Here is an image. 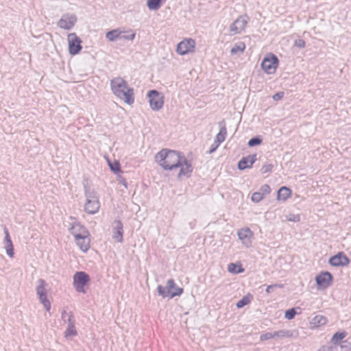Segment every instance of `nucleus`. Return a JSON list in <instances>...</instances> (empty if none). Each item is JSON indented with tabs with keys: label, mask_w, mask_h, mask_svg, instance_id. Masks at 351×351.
I'll use <instances>...</instances> for the list:
<instances>
[{
	"label": "nucleus",
	"mask_w": 351,
	"mask_h": 351,
	"mask_svg": "<svg viewBox=\"0 0 351 351\" xmlns=\"http://www.w3.org/2000/svg\"><path fill=\"white\" fill-rule=\"evenodd\" d=\"M69 313H66V311L65 310H64L62 312V319L63 320H64L67 317H69Z\"/></svg>",
	"instance_id": "nucleus-49"
},
{
	"label": "nucleus",
	"mask_w": 351,
	"mask_h": 351,
	"mask_svg": "<svg viewBox=\"0 0 351 351\" xmlns=\"http://www.w3.org/2000/svg\"><path fill=\"white\" fill-rule=\"evenodd\" d=\"M274 339V336L273 335V332H265V333L262 334L260 336V340L261 341H267V340H269V339Z\"/></svg>",
	"instance_id": "nucleus-41"
},
{
	"label": "nucleus",
	"mask_w": 351,
	"mask_h": 351,
	"mask_svg": "<svg viewBox=\"0 0 351 351\" xmlns=\"http://www.w3.org/2000/svg\"><path fill=\"white\" fill-rule=\"evenodd\" d=\"M294 46L300 49H303L306 46V42L303 39L298 38L295 40Z\"/></svg>",
	"instance_id": "nucleus-40"
},
{
	"label": "nucleus",
	"mask_w": 351,
	"mask_h": 351,
	"mask_svg": "<svg viewBox=\"0 0 351 351\" xmlns=\"http://www.w3.org/2000/svg\"><path fill=\"white\" fill-rule=\"evenodd\" d=\"M184 156L181 152L165 148L155 155V160L163 169L171 171L180 167Z\"/></svg>",
	"instance_id": "nucleus-1"
},
{
	"label": "nucleus",
	"mask_w": 351,
	"mask_h": 351,
	"mask_svg": "<svg viewBox=\"0 0 351 351\" xmlns=\"http://www.w3.org/2000/svg\"><path fill=\"white\" fill-rule=\"evenodd\" d=\"M69 51V53L75 56L80 52L82 49V40L75 33H71L68 35Z\"/></svg>",
	"instance_id": "nucleus-9"
},
{
	"label": "nucleus",
	"mask_w": 351,
	"mask_h": 351,
	"mask_svg": "<svg viewBox=\"0 0 351 351\" xmlns=\"http://www.w3.org/2000/svg\"><path fill=\"white\" fill-rule=\"evenodd\" d=\"M296 313V311L294 308H289L285 311V317L289 320L293 319Z\"/></svg>",
	"instance_id": "nucleus-35"
},
{
	"label": "nucleus",
	"mask_w": 351,
	"mask_h": 351,
	"mask_svg": "<svg viewBox=\"0 0 351 351\" xmlns=\"http://www.w3.org/2000/svg\"><path fill=\"white\" fill-rule=\"evenodd\" d=\"M265 197L259 191H256L252 193L251 199L255 203L261 202Z\"/></svg>",
	"instance_id": "nucleus-36"
},
{
	"label": "nucleus",
	"mask_w": 351,
	"mask_h": 351,
	"mask_svg": "<svg viewBox=\"0 0 351 351\" xmlns=\"http://www.w3.org/2000/svg\"><path fill=\"white\" fill-rule=\"evenodd\" d=\"M250 302V299L249 296H243L241 300H239L237 303V307L239 308H243Z\"/></svg>",
	"instance_id": "nucleus-34"
},
{
	"label": "nucleus",
	"mask_w": 351,
	"mask_h": 351,
	"mask_svg": "<svg viewBox=\"0 0 351 351\" xmlns=\"http://www.w3.org/2000/svg\"><path fill=\"white\" fill-rule=\"evenodd\" d=\"M287 220L289 221L298 222L300 220V216L293 213H289L286 216Z\"/></svg>",
	"instance_id": "nucleus-39"
},
{
	"label": "nucleus",
	"mask_w": 351,
	"mask_h": 351,
	"mask_svg": "<svg viewBox=\"0 0 351 351\" xmlns=\"http://www.w3.org/2000/svg\"><path fill=\"white\" fill-rule=\"evenodd\" d=\"M167 0H147V6L150 10H158Z\"/></svg>",
	"instance_id": "nucleus-27"
},
{
	"label": "nucleus",
	"mask_w": 351,
	"mask_h": 351,
	"mask_svg": "<svg viewBox=\"0 0 351 351\" xmlns=\"http://www.w3.org/2000/svg\"><path fill=\"white\" fill-rule=\"evenodd\" d=\"M346 335L347 333L345 331L337 332L332 335L331 342L333 344L337 345L340 341L346 337Z\"/></svg>",
	"instance_id": "nucleus-31"
},
{
	"label": "nucleus",
	"mask_w": 351,
	"mask_h": 351,
	"mask_svg": "<svg viewBox=\"0 0 351 351\" xmlns=\"http://www.w3.org/2000/svg\"><path fill=\"white\" fill-rule=\"evenodd\" d=\"M123 184H124V186L127 187L126 181L125 180H123Z\"/></svg>",
	"instance_id": "nucleus-50"
},
{
	"label": "nucleus",
	"mask_w": 351,
	"mask_h": 351,
	"mask_svg": "<svg viewBox=\"0 0 351 351\" xmlns=\"http://www.w3.org/2000/svg\"><path fill=\"white\" fill-rule=\"evenodd\" d=\"M219 132L216 135L215 141L217 143V144H221L223 143L227 136V129L226 126V122L224 120H222L219 123Z\"/></svg>",
	"instance_id": "nucleus-21"
},
{
	"label": "nucleus",
	"mask_w": 351,
	"mask_h": 351,
	"mask_svg": "<svg viewBox=\"0 0 351 351\" xmlns=\"http://www.w3.org/2000/svg\"><path fill=\"white\" fill-rule=\"evenodd\" d=\"M128 32H130V34L127 35L121 34V39L133 40L135 38L136 34L133 32V31L131 29Z\"/></svg>",
	"instance_id": "nucleus-42"
},
{
	"label": "nucleus",
	"mask_w": 351,
	"mask_h": 351,
	"mask_svg": "<svg viewBox=\"0 0 351 351\" xmlns=\"http://www.w3.org/2000/svg\"><path fill=\"white\" fill-rule=\"evenodd\" d=\"M291 194V191L289 188L282 186L278 191L277 197L279 200L285 201L290 197Z\"/></svg>",
	"instance_id": "nucleus-24"
},
{
	"label": "nucleus",
	"mask_w": 351,
	"mask_h": 351,
	"mask_svg": "<svg viewBox=\"0 0 351 351\" xmlns=\"http://www.w3.org/2000/svg\"><path fill=\"white\" fill-rule=\"evenodd\" d=\"M256 159V154H251L243 157L238 162V169L239 170H244L251 168Z\"/></svg>",
	"instance_id": "nucleus-19"
},
{
	"label": "nucleus",
	"mask_w": 351,
	"mask_h": 351,
	"mask_svg": "<svg viewBox=\"0 0 351 351\" xmlns=\"http://www.w3.org/2000/svg\"><path fill=\"white\" fill-rule=\"evenodd\" d=\"M278 64V57L273 53H269L263 60L261 68L266 73L273 74L276 72Z\"/></svg>",
	"instance_id": "nucleus-5"
},
{
	"label": "nucleus",
	"mask_w": 351,
	"mask_h": 351,
	"mask_svg": "<svg viewBox=\"0 0 351 351\" xmlns=\"http://www.w3.org/2000/svg\"><path fill=\"white\" fill-rule=\"evenodd\" d=\"M245 49V44L243 42H239L232 47L230 50L232 54H237L239 52H243Z\"/></svg>",
	"instance_id": "nucleus-30"
},
{
	"label": "nucleus",
	"mask_w": 351,
	"mask_h": 351,
	"mask_svg": "<svg viewBox=\"0 0 351 351\" xmlns=\"http://www.w3.org/2000/svg\"><path fill=\"white\" fill-rule=\"evenodd\" d=\"M274 165L271 163L264 165L261 169V172L263 174L271 173L273 170Z\"/></svg>",
	"instance_id": "nucleus-38"
},
{
	"label": "nucleus",
	"mask_w": 351,
	"mask_h": 351,
	"mask_svg": "<svg viewBox=\"0 0 351 351\" xmlns=\"http://www.w3.org/2000/svg\"><path fill=\"white\" fill-rule=\"evenodd\" d=\"M77 245L84 252H87L90 248V239L85 237L84 239H75Z\"/></svg>",
	"instance_id": "nucleus-22"
},
{
	"label": "nucleus",
	"mask_w": 351,
	"mask_h": 351,
	"mask_svg": "<svg viewBox=\"0 0 351 351\" xmlns=\"http://www.w3.org/2000/svg\"><path fill=\"white\" fill-rule=\"evenodd\" d=\"M258 191L265 197L271 193V188L269 184H265L259 189Z\"/></svg>",
	"instance_id": "nucleus-37"
},
{
	"label": "nucleus",
	"mask_w": 351,
	"mask_h": 351,
	"mask_svg": "<svg viewBox=\"0 0 351 351\" xmlns=\"http://www.w3.org/2000/svg\"><path fill=\"white\" fill-rule=\"evenodd\" d=\"M100 208L99 201H86L84 204V210L89 215H94L97 213Z\"/></svg>",
	"instance_id": "nucleus-20"
},
{
	"label": "nucleus",
	"mask_w": 351,
	"mask_h": 351,
	"mask_svg": "<svg viewBox=\"0 0 351 351\" xmlns=\"http://www.w3.org/2000/svg\"><path fill=\"white\" fill-rule=\"evenodd\" d=\"M77 16L72 14H65L62 16L58 22V26L66 30L71 29L77 23Z\"/></svg>",
	"instance_id": "nucleus-10"
},
{
	"label": "nucleus",
	"mask_w": 351,
	"mask_h": 351,
	"mask_svg": "<svg viewBox=\"0 0 351 351\" xmlns=\"http://www.w3.org/2000/svg\"><path fill=\"white\" fill-rule=\"evenodd\" d=\"M77 330L75 328V324H71L70 326H68L66 330L64 332V335L66 337L69 336H75L77 335Z\"/></svg>",
	"instance_id": "nucleus-33"
},
{
	"label": "nucleus",
	"mask_w": 351,
	"mask_h": 351,
	"mask_svg": "<svg viewBox=\"0 0 351 351\" xmlns=\"http://www.w3.org/2000/svg\"><path fill=\"white\" fill-rule=\"evenodd\" d=\"M350 263V259L343 252H339L337 254L330 258L328 263L334 267H345Z\"/></svg>",
	"instance_id": "nucleus-14"
},
{
	"label": "nucleus",
	"mask_w": 351,
	"mask_h": 351,
	"mask_svg": "<svg viewBox=\"0 0 351 351\" xmlns=\"http://www.w3.org/2000/svg\"><path fill=\"white\" fill-rule=\"evenodd\" d=\"M110 88L113 94L131 105L134 102V89L128 86V82L121 77H117L110 80Z\"/></svg>",
	"instance_id": "nucleus-2"
},
{
	"label": "nucleus",
	"mask_w": 351,
	"mask_h": 351,
	"mask_svg": "<svg viewBox=\"0 0 351 351\" xmlns=\"http://www.w3.org/2000/svg\"><path fill=\"white\" fill-rule=\"evenodd\" d=\"M123 32L119 28L112 29L106 34V38L109 41H114L118 38H121V34Z\"/></svg>",
	"instance_id": "nucleus-25"
},
{
	"label": "nucleus",
	"mask_w": 351,
	"mask_h": 351,
	"mask_svg": "<svg viewBox=\"0 0 351 351\" xmlns=\"http://www.w3.org/2000/svg\"><path fill=\"white\" fill-rule=\"evenodd\" d=\"M149 106L152 110L158 111L164 105V97L156 90H151L147 93Z\"/></svg>",
	"instance_id": "nucleus-6"
},
{
	"label": "nucleus",
	"mask_w": 351,
	"mask_h": 351,
	"mask_svg": "<svg viewBox=\"0 0 351 351\" xmlns=\"http://www.w3.org/2000/svg\"><path fill=\"white\" fill-rule=\"evenodd\" d=\"M69 232L75 239H84L90 236L87 228L80 222H74L69 228Z\"/></svg>",
	"instance_id": "nucleus-11"
},
{
	"label": "nucleus",
	"mask_w": 351,
	"mask_h": 351,
	"mask_svg": "<svg viewBox=\"0 0 351 351\" xmlns=\"http://www.w3.org/2000/svg\"><path fill=\"white\" fill-rule=\"evenodd\" d=\"M219 145H220V144H217V143L214 141L213 143L210 145V149L207 152V153L210 154H213L217 149V148L219 147Z\"/></svg>",
	"instance_id": "nucleus-44"
},
{
	"label": "nucleus",
	"mask_w": 351,
	"mask_h": 351,
	"mask_svg": "<svg viewBox=\"0 0 351 351\" xmlns=\"http://www.w3.org/2000/svg\"><path fill=\"white\" fill-rule=\"evenodd\" d=\"M333 280V276L329 271H322L315 277V282L318 287L326 289L329 287Z\"/></svg>",
	"instance_id": "nucleus-13"
},
{
	"label": "nucleus",
	"mask_w": 351,
	"mask_h": 351,
	"mask_svg": "<svg viewBox=\"0 0 351 351\" xmlns=\"http://www.w3.org/2000/svg\"><path fill=\"white\" fill-rule=\"evenodd\" d=\"M90 280L89 275L85 271H77L73 276V287L77 292L85 293V287Z\"/></svg>",
	"instance_id": "nucleus-4"
},
{
	"label": "nucleus",
	"mask_w": 351,
	"mask_h": 351,
	"mask_svg": "<svg viewBox=\"0 0 351 351\" xmlns=\"http://www.w3.org/2000/svg\"><path fill=\"white\" fill-rule=\"evenodd\" d=\"M228 271L230 273L233 274H241L244 271V269L243 268L241 264H237L231 263L228 265Z\"/></svg>",
	"instance_id": "nucleus-29"
},
{
	"label": "nucleus",
	"mask_w": 351,
	"mask_h": 351,
	"mask_svg": "<svg viewBox=\"0 0 351 351\" xmlns=\"http://www.w3.org/2000/svg\"><path fill=\"white\" fill-rule=\"evenodd\" d=\"M284 285H282V284H274V285H269L267 286V289H266V292L267 293H271L274 291V289L276 288V287H278V288H283Z\"/></svg>",
	"instance_id": "nucleus-43"
},
{
	"label": "nucleus",
	"mask_w": 351,
	"mask_h": 351,
	"mask_svg": "<svg viewBox=\"0 0 351 351\" xmlns=\"http://www.w3.org/2000/svg\"><path fill=\"white\" fill-rule=\"evenodd\" d=\"M262 142L263 138L260 136H256L249 140L247 145L250 147H252L261 145Z\"/></svg>",
	"instance_id": "nucleus-32"
},
{
	"label": "nucleus",
	"mask_w": 351,
	"mask_h": 351,
	"mask_svg": "<svg viewBox=\"0 0 351 351\" xmlns=\"http://www.w3.org/2000/svg\"><path fill=\"white\" fill-rule=\"evenodd\" d=\"M123 232L122 222L119 219L114 220L112 225V239L116 242L122 243Z\"/></svg>",
	"instance_id": "nucleus-16"
},
{
	"label": "nucleus",
	"mask_w": 351,
	"mask_h": 351,
	"mask_svg": "<svg viewBox=\"0 0 351 351\" xmlns=\"http://www.w3.org/2000/svg\"><path fill=\"white\" fill-rule=\"evenodd\" d=\"M158 294L163 298L169 297L173 298L176 296H180L182 294L184 289L178 287L173 279H169L167 282V286L158 285L157 287Z\"/></svg>",
	"instance_id": "nucleus-3"
},
{
	"label": "nucleus",
	"mask_w": 351,
	"mask_h": 351,
	"mask_svg": "<svg viewBox=\"0 0 351 351\" xmlns=\"http://www.w3.org/2000/svg\"><path fill=\"white\" fill-rule=\"evenodd\" d=\"M84 194L86 201H99L97 193L90 187L84 186Z\"/></svg>",
	"instance_id": "nucleus-23"
},
{
	"label": "nucleus",
	"mask_w": 351,
	"mask_h": 351,
	"mask_svg": "<svg viewBox=\"0 0 351 351\" xmlns=\"http://www.w3.org/2000/svg\"><path fill=\"white\" fill-rule=\"evenodd\" d=\"M110 169L114 173L119 172L121 171L120 164L119 162H115L114 165H110Z\"/></svg>",
	"instance_id": "nucleus-45"
},
{
	"label": "nucleus",
	"mask_w": 351,
	"mask_h": 351,
	"mask_svg": "<svg viewBox=\"0 0 351 351\" xmlns=\"http://www.w3.org/2000/svg\"><path fill=\"white\" fill-rule=\"evenodd\" d=\"M195 42L192 38L184 39L177 45L176 52L180 55H186L194 51Z\"/></svg>",
	"instance_id": "nucleus-12"
},
{
	"label": "nucleus",
	"mask_w": 351,
	"mask_h": 351,
	"mask_svg": "<svg viewBox=\"0 0 351 351\" xmlns=\"http://www.w3.org/2000/svg\"><path fill=\"white\" fill-rule=\"evenodd\" d=\"M283 96H284L283 92H278L273 95V99L276 101H278V100H280V99H282L283 97Z\"/></svg>",
	"instance_id": "nucleus-48"
},
{
	"label": "nucleus",
	"mask_w": 351,
	"mask_h": 351,
	"mask_svg": "<svg viewBox=\"0 0 351 351\" xmlns=\"http://www.w3.org/2000/svg\"><path fill=\"white\" fill-rule=\"evenodd\" d=\"M327 322L328 319L325 316L317 315L312 319L311 324L315 328L326 324Z\"/></svg>",
	"instance_id": "nucleus-26"
},
{
	"label": "nucleus",
	"mask_w": 351,
	"mask_h": 351,
	"mask_svg": "<svg viewBox=\"0 0 351 351\" xmlns=\"http://www.w3.org/2000/svg\"><path fill=\"white\" fill-rule=\"evenodd\" d=\"M38 284L36 287V293L39 297L40 302L43 304L46 311H49L51 309V303L47 296L45 290L46 282L43 279H39Z\"/></svg>",
	"instance_id": "nucleus-8"
},
{
	"label": "nucleus",
	"mask_w": 351,
	"mask_h": 351,
	"mask_svg": "<svg viewBox=\"0 0 351 351\" xmlns=\"http://www.w3.org/2000/svg\"><path fill=\"white\" fill-rule=\"evenodd\" d=\"M179 167L180 168V169L178 175V178H181L182 176H186L189 178L191 176V174L193 169L192 164L189 160H188L184 156L182 157L181 165Z\"/></svg>",
	"instance_id": "nucleus-17"
},
{
	"label": "nucleus",
	"mask_w": 351,
	"mask_h": 351,
	"mask_svg": "<svg viewBox=\"0 0 351 351\" xmlns=\"http://www.w3.org/2000/svg\"><path fill=\"white\" fill-rule=\"evenodd\" d=\"M273 335L274 338L291 337L293 336V332L288 330H280L274 331Z\"/></svg>",
	"instance_id": "nucleus-28"
},
{
	"label": "nucleus",
	"mask_w": 351,
	"mask_h": 351,
	"mask_svg": "<svg viewBox=\"0 0 351 351\" xmlns=\"http://www.w3.org/2000/svg\"><path fill=\"white\" fill-rule=\"evenodd\" d=\"M250 18L247 15L239 16L230 26V32L232 35L241 33L245 29Z\"/></svg>",
	"instance_id": "nucleus-7"
},
{
	"label": "nucleus",
	"mask_w": 351,
	"mask_h": 351,
	"mask_svg": "<svg viewBox=\"0 0 351 351\" xmlns=\"http://www.w3.org/2000/svg\"><path fill=\"white\" fill-rule=\"evenodd\" d=\"M3 232L5 234V237L3 239V245L6 251V254L8 256L12 258L14 254V250L12 241L11 240V237L10 236L9 231L8 228L5 226L3 228Z\"/></svg>",
	"instance_id": "nucleus-18"
},
{
	"label": "nucleus",
	"mask_w": 351,
	"mask_h": 351,
	"mask_svg": "<svg viewBox=\"0 0 351 351\" xmlns=\"http://www.w3.org/2000/svg\"><path fill=\"white\" fill-rule=\"evenodd\" d=\"M64 322L68 323V326H70L71 324H75V321L73 319V315L71 312L69 313V317H67V319L64 320Z\"/></svg>",
	"instance_id": "nucleus-47"
},
{
	"label": "nucleus",
	"mask_w": 351,
	"mask_h": 351,
	"mask_svg": "<svg viewBox=\"0 0 351 351\" xmlns=\"http://www.w3.org/2000/svg\"><path fill=\"white\" fill-rule=\"evenodd\" d=\"M237 234L239 239L246 247H250L252 245L254 233L249 228L239 230Z\"/></svg>",
	"instance_id": "nucleus-15"
},
{
	"label": "nucleus",
	"mask_w": 351,
	"mask_h": 351,
	"mask_svg": "<svg viewBox=\"0 0 351 351\" xmlns=\"http://www.w3.org/2000/svg\"><path fill=\"white\" fill-rule=\"evenodd\" d=\"M341 348L343 349L345 351H350L351 350V344L350 343L348 342L347 341H343L342 345L341 346Z\"/></svg>",
	"instance_id": "nucleus-46"
}]
</instances>
